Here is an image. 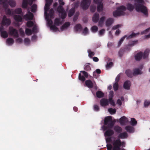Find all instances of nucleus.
Segmentation results:
<instances>
[{
  "instance_id": "2f4dec72",
  "label": "nucleus",
  "mask_w": 150,
  "mask_h": 150,
  "mask_svg": "<svg viewBox=\"0 0 150 150\" xmlns=\"http://www.w3.org/2000/svg\"><path fill=\"white\" fill-rule=\"evenodd\" d=\"M127 9L129 11H132L134 8V6L132 4L128 3L127 5Z\"/></svg>"
},
{
  "instance_id": "e433bc0d",
  "label": "nucleus",
  "mask_w": 150,
  "mask_h": 150,
  "mask_svg": "<svg viewBox=\"0 0 150 150\" xmlns=\"http://www.w3.org/2000/svg\"><path fill=\"white\" fill-rule=\"evenodd\" d=\"M57 11L60 13L64 11L62 6L59 5L57 8Z\"/></svg>"
},
{
  "instance_id": "6e6d98bb",
  "label": "nucleus",
  "mask_w": 150,
  "mask_h": 150,
  "mask_svg": "<svg viewBox=\"0 0 150 150\" xmlns=\"http://www.w3.org/2000/svg\"><path fill=\"white\" fill-rule=\"evenodd\" d=\"M138 41L137 40H135L132 41L131 43H129L128 45L130 46H132L134 45L135 44H137V42Z\"/></svg>"
},
{
  "instance_id": "39448f33",
  "label": "nucleus",
  "mask_w": 150,
  "mask_h": 150,
  "mask_svg": "<svg viewBox=\"0 0 150 150\" xmlns=\"http://www.w3.org/2000/svg\"><path fill=\"white\" fill-rule=\"evenodd\" d=\"M113 147L112 150H117L120 149L121 141L119 139L113 140L112 142Z\"/></svg>"
},
{
  "instance_id": "9d476101",
  "label": "nucleus",
  "mask_w": 150,
  "mask_h": 150,
  "mask_svg": "<svg viewBox=\"0 0 150 150\" xmlns=\"http://www.w3.org/2000/svg\"><path fill=\"white\" fill-rule=\"evenodd\" d=\"M13 17L15 21L17 22V25L19 26L20 24L18 23L22 21V17L20 15H15L13 16Z\"/></svg>"
},
{
  "instance_id": "8fccbe9b",
  "label": "nucleus",
  "mask_w": 150,
  "mask_h": 150,
  "mask_svg": "<svg viewBox=\"0 0 150 150\" xmlns=\"http://www.w3.org/2000/svg\"><path fill=\"white\" fill-rule=\"evenodd\" d=\"M131 124L132 126L136 125L137 124V121L134 118H131Z\"/></svg>"
},
{
  "instance_id": "5fc2aeb1",
  "label": "nucleus",
  "mask_w": 150,
  "mask_h": 150,
  "mask_svg": "<svg viewBox=\"0 0 150 150\" xmlns=\"http://www.w3.org/2000/svg\"><path fill=\"white\" fill-rule=\"evenodd\" d=\"M88 56L91 58L92 57V56H93L95 54L94 52L91 51L90 50H88Z\"/></svg>"
},
{
  "instance_id": "412c9836",
  "label": "nucleus",
  "mask_w": 150,
  "mask_h": 150,
  "mask_svg": "<svg viewBox=\"0 0 150 150\" xmlns=\"http://www.w3.org/2000/svg\"><path fill=\"white\" fill-rule=\"evenodd\" d=\"M0 2H1V4L3 6V8L6 9L8 7V0H4Z\"/></svg>"
},
{
  "instance_id": "6e6552de",
  "label": "nucleus",
  "mask_w": 150,
  "mask_h": 150,
  "mask_svg": "<svg viewBox=\"0 0 150 150\" xmlns=\"http://www.w3.org/2000/svg\"><path fill=\"white\" fill-rule=\"evenodd\" d=\"M103 0H93L94 3L98 4L97 11L98 12L102 11L103 8V4L102 3Z\"/></svg>"
},
{
  "instance_id": "f704fd0d",
  "label": "nucleus",
  "mask_w": 150,
  "mask_h": 150,
  "mask_svg": "<svg viewBox=\"0 0 150 150\" xmlns=\"http://www.w3.org/2000/svg\"><path fill=\"white\" fill-rule=\"evenodd\" d=\"M1 32V36L2 37L6 38L8 37L7 32L6 31H4Z\"/></svg>"
},
{
  "instance_id": "7ed1b4c3",
  "label": "nucleus",
  "mask_w": 150,
  "mask_h": 150,
  "mask_svg": "<svg viewBox=\"0 0 150 150\" xmlns=\"http://www.w3.org/2000/svg\"><path fill=\"white\" fill-rule=\"evenodd\" d=\"M150 50L149 49H147L144 51V53L142 52H140L137 53L135 56V59L136 61H140L143 57V59H146L148 58L149 55Z\"/></svg>"
},
{
  "instance_id": "a19ab883",
  "label": "nucleus",
  "mask_w": 150,
  "mask_h": 150,
  "mask_svg": "<svg viewBox=\"0 0 150 150\" xmlns=\"http://www.w3.org/2000/svg\"><path fill=\"white\" fill-rule=\"evenodd\" d=\"M14 12L16 14H20L22 12V9L21 8H16Z\"/></svg>"
},
{
  "instance_id": "4468645a",
  "label": "nucleus",
  "mask_w": 150,
  "mask_h": 150,
  "mask_svg": "<svg viewBox=\"0 0 150 150\" xmlns=\"http://www.w3.org/2000/svg\"><path fill=\"white\" fill-rule=\"evenodd\" d=\"M131 86V82L129 80L126 81L124 83L123 86L124 89L129 90Z\"/></svg>"
},
{
  "instance_id": "c9c22d12",
  "label": "nucleus",
  "mask_w": 150,
  "mask_h": 150,
  "mask_svg": "<svg viewBox=\"0 0 150 150\" xmlns=\"http://www.w3.org/2000/svg\"><path fill=\"white\" fill-rule=\"evenodd\" d=\"M75 30L77 32L79 30H81L82 29V27L80 24H76L74 27Z\"/></svg>"
},
{
  "instance_id": "338daca9",
  "label": "nucleus",
  "mask_w": 150,
  "mask_h": 150,
  "mask_svg": "<svg viewBox=\"0 0 150 150\" xmlns=\"http://www.w3.org/2000/svg\"><path fill=\"white\" fill-rule=\"evenodd\" d=\"M88 30L87 27H85L83 32V33L84 35H86L88 33Z\"/></svg>"
},
{
  "instance_id": "5701e85b",
  "label": "nucleus",
  "mask_w": 150,
  "mask_h": 150,
  "mask_svg": "<svg viewBox=\"0 0 150 150\" xmlns=\"http://www.w3.org/2000/svg\"><path fill=\"white\" fill-rule=\"evenodd\" d=\"M28 4V0H23L22 7L23 8H27Z\"/></svg>"
},
{
  "instance_id": "1a4fd4ad",
  "label": "nucleus",
  "mask_w": 150,
  "mask_h": 150,
  "mask_svg": "<svg viewBox=\"0 0 150 150\" xmlns=\"http://www.w3.org/2000/svg\"><path fill=\"white\" fill-rule=\"evenodd\" d=\"M23 17L26 21L31 20L33 19L34 15L33 13L29 11L28 12V13L24 16Z\"/></svg>"
},
{
  "instance_id": "a211bd4d",
  "label": "nucleus",
  "mask_w": 150,
  "mask_h": 150,
  "mask_svg": "<svg viewBox=\"0 0 150 150\" xmlns=\"http://www.w3.org/2000/svg\"><path fill=\"white\" fill-rule=\"evenodd\" d=\"M128 137V135L127 132H125L120 133L118 136V138L120 139H124Z\"/></svg>"
},
{
  "instance_id": "f3484780",
  "label": "nucleus",
  "mask_w": 150,
  "mask_h": 150,
  "mask_svg": "<svg viewBox=\"0 0 150 150\" xmlns=\"http://www.w3.org/2000/svg\"><path fill=\"white\" fill-rule=\"evenodd\" d=\"M114 134L113 131L111 129L107 130L105 132L104 135L105 136L110 137Z\"/></svg>"
},
{
  "instance_id": "4c0bfd02",
  "label": "nucleus",
  "mask_w": 150,
  "mask_h": 150,
  "mask_svg": "<svg viewBox=\"0 0 150 150\" xmlns=\"http://www.w3.org/2000/svg\"><path fill=\"white\" fill-rule=\"evenodd\" d=\"M49 16H50V18H52L54 17V11L53 8L50 9L49 11Z\"/></svg>"
},
{
  "instance_id": "4d7b16f0",
  "label": "nucleus",
  "mask_w": 150,
  "mask_h": 150,
  "mask_svg": "<svg viewBox=\"0 0 150 150\" xmlns=\"http://www.w3.org/2000/svg\"><path fill=\"white\" fill-rule=\"evenodd\" d=\"M105 32V30L104 29L100 30L99 32V34L100 36H102L103 35Z\"/></svg>"
},
{
  "instance_id": "ea45409f",
  "label": "nucleus",
  "mask_w": 150,
  "mask_h": 150,
  "mask_svg": "<svg viewBox=\"0 0 150 150\" xmlns=\"http://www.w3.org/2000/svg\"><path fill=\"white\" fill-rule=\"evenodd\" d=\"M34 25L33 22L31 21H28L26 23L27 26L29 28H30L33 26Z\"/></svg>"
},
{
  "instance_id": "864d4df0",
  "label": "nucleus",
  "mask_w": 150,
  "mask_h": 150,
  "mask_svg": "<svg viewBox=\"0 0 150 150\" xmlns=\"http://www.w3.org/2000/svg\"><path fill=\"white\" fill-rule=\"evenodd\" d=\"M108 150H112L113 147L112 144L110 143H108L106 145Z\"/></svg>"
},
{
  "instance_id": "7c9ffc66",
  "label": "nucleus",
  "mask_w": 150,
  "mask_h": 150,
  "mask_svg": "<svg viewBox=\"0 0 150 150\" xmlns=\"http://www.w3.org/2000/svg\"><path fill=\"white\" fill-rule=\"evenodd\" d=\"M139 34V33H133L132 34L129 35H127V37L126 38H127V39H129L132 38L133 37H136V36L137 35H138Z\"/></svg>"
},
{
  "instance_id": "052dcab7",
  "label": "nucleus",
  "mask_w": 150,
  "mask_h": 150,
  "mask_svg": "<svg viewBox=\"0 0 150 150\" xmlns=\"http://www.w3.org/2000/svg\"><path fill=\"white\" fill-rule=\"evenodd\" d=\"M79 4V1H77L75 2L74 4V7L73 8H75V9L76 8H77Z\"/></svg>"
},
{
  "instance_id": "49530a36",
  "label": "nucleus",
  "mask_w": 150,
  "mask_h": 150,
  "mask_svg": "<svg viewBox=\"0 0 150 150\" xmlns=\"http://www.w3.org/2000/svg\"><path fill=\"white\" fill-rule=\"evenodd\" d=\"M108 111L112 115L115 113L116 110L115 109H113L112 108H110L108 109Z\"/></svg>"
},
{
  "instance_id": "c03bdc74",
  "label": "nucleus",
  "mask_w": 150,
  "mask_h": 150,
  "mask_svg": "<svg viewBox=\"0 0 150 150\" xmlns=\"http://www.w3.org/2000/svg\"><path fill=\"white\" fill-rule=\"evenodd\" d=\"M54 23L56 25L58 26L61 24V22L60 21L59 19L57 18L54 20Z\"/></svg>"
},
{
  "instance_id": "58836bf2",
  "label": "nucleus",
  "mask_w": 150,
  "mask_h": 150,
  "mask_svg": "<svg viewBox=\"0 0 150 150\" xmlns=\"http://www.w3.org/2000/svg\"><path fill=\"white\" fill-rule=\"evenodd\" d=\"M37 8V5L36 4H34L31 7V11L32 12L34 13L36 11Z\"/></svg>"
},
{
  "instance_id": "473e14b6",
  "label": "nucleus",
  "mask_w": 150,
  "mask_h": 150,
  "mask_svg": "<svg viewBox=\"0 0 150 150\" xmlns=\"http://www.w3.org/2000/svg\"><path fill=\"white\" fill-rule=\"evenodd\" d=\"M8 4L12 7H15L16 5V3L14 0H9L8 1Z\"/></svg>"
},
{
  "instance_id": "bf43d9fd",
  "label": "nucleus",
  "mask_w": 150,
  "mask_h": 150,
  "mask_svg": "<svg viewBox=\"0 0 150 150\" xmlns=\"http://www.w3.org/2000/svg\"><path fill=\"white\" fill-rule=\"evenodd\" d=\"M45 16L46 19L48 21V24L50 25H51L53 23L51 19H49V16L46 18V16Z\"/></svg>"
},
{
  "instance_id": "cd10ccee",
  "label": "nucleus",
  "mask_w": 150,
  "mask_h": 150,
  "mask_svg": "<svg viewBox=\"0 0 150 150\" xmlns=\"http://www.w3.org/2000/svg\"><path fill=\"white\" fill-rule=\"evenodd\" d=\"M70 25V23L69 22H65L64 24L62 25L61 28V29L62 30H63L67 28Z\"/></svg>"
},
{
  "instance_id": "680f3d73",
  "label": "nucleus",
  "mask_w": 150,
  "mask_h": 150,
  "mask_svg": "<svg viewBox=\"0 0 150 150\" xmlns=\"http://www.w3.org/2000/svg\"><path fill=\"white\" fill-rule=\"evenodd\" d=\"M113 97V92L112 91H110L109 95V99H112Z\"/></svg>"
},
{
  "instance_id": "ddd939ff",
  "label": "nucleus",
  "mask_w": 150,
  "mask_h": 150,
  "mask_svg": "<svg viewBox=\"0 0 150 150\" xmlns=\"http://www.w3.org/2000/svg\"><path fill=\"white\" fill-rule=\"evenodd\" d=\"M109 100L105 98H102L100 100V105L102 106H105L108 105Z\"/></svg>"
},
{
  "instance_id": "79ce46f5",
  "label": "nucleus",
  "mask_w": 150,
  "mask_h": 150,
  "mask_svg": "<svg viewBox=\"0 0 150 150\" xmlns=\"http://www.w3.org/2000/svg\"><path fill=\"white\" fill-rule=\"evenodd\" d=\"M79 15V12L77 11L75 13L73 19V21L74 22H76L78 18V17Z\"/></svg>"
},
{
  "instance_id": "0e129e2a",
  "label": "nucleus",
  "mask_w": 150,
  "mask_h": 150,
  "mask_svg": "<svg viewBox=\"0 0 150 150\" xmlns=\"http://www.w3.org/2000/svg\"><path fill=\"white\" fill-rule=\"evenodd\" d=\"M19 31L20 33L21 36L22 37L24 36L25 35L24 32L22 28H20L19 29Z\"/></svg>"
},
{
  "instance_id": "dca6fc26",
  "label": "nucleus",
  "mask_w": 150,
  "mask_h": 150,
  "mask_svg": "<svg viewBox=\"0 0 150 150\" xmlns=\"http://www.w3.org/2000/svg\"><path fill=\"white\" fill-rule=\"evenodd\" d=\"M99 18V15L98 13H95L93 15L92 18L93 21L94 23L97 22Z\"/></svg>"
},
{
  "instance_id": "603ef678",
  "label": "nucleus",
  "mask_w": 150,
  "mask_h": 150,
  "mask_svg": "<svg viewBox=\"0 0 150 150\" xmlns=\"http://www.w3.org/2000/svg\"><path fill=\"white\" fill-rule=\"evenodd\" d=\"M61 13V18L63 19H64L67 16V14L65 11L60 13Z\"/></svg>"
},
{
  "instance_id": "b1692460",
  "label": "nucleus",
  "mask_w": 150,
  "mask_h": 150,
  "mask_svg": "<svg viewBox=\"0 0 150 150\" xmlns=\"http://www.w3.org/2000/svg\"><path fill=\"white\" fill-rule=\"evenodd\" d=\"M114 129L118 133H120L122 131V129L121 127L117 125L114 126Z\"/></svg>"
},
{
  "instance_id": "f257e3e1",
  "label": "nucleus",
  "mask_w": 150,
  "mask_h": 150,
  "mask_svg": "<svg viewBox=\"0 0 150 150\" xmlns=\"http://www.w3.org/2000/svg\"><path fill=\"white\" fill-rule=\"evenodd\" d=\"M135 2L137 3L135 4V9L137 12H141L145 15L147 16L148 14L147 8L143 5L144 1V0H134Z\"/></svg>"
},
{
  "instance_id": "aec40b11",
  "label": "nucleus",
  "mask_w": 150,
  "mask_h": 150,
  "mask_svg": "<svg viewBox=\"0 0 150 150\" xmlns=\"http://www.w3.org/2000/svg\"><path fill=\"white\" fill-rule=\"evenodd\" d=\"M114 20L112 18H109L107 19L105 22L106 26L107 27H109L113 23Z\"/></svg>"
},
{
  "instance_id": "393cba45",
  "label": "nucleus",
  "mask_w": 150,
  "mask_h": 150,
  "mask_svg": "<svg viewBox=\"0 0 150 150\" xmlns=\"http://www.w3.org/2000/svg\"><path fill=\"white\" fill-rule=\"evenodd\" d=\"M75 12V8H72L69 11L68 13V16L69 17L72 16Z\"/></svg>"
},
{
  "instance_id": "e2e57ef3",
  "label": "nucleus",
  "mask_w": 150,
  "mask_h": 150,
  "mask_svg": "<svg viewBox=\"0 0 150 150\" xmlns=\"http://www.w3.org/2000/svg\"><path fill=\"white\" fill-rule=\"evenodd\" d=\"M150 30V27L147 28L146 30L141 32V34L142 35L146 34Z\"/></svg>"
},
{
  "instance_id": "09e8293b",
  "label": "nucleus",
  "mask_w": 150,
  "mask_h": 150,
  "mask_svg": "<svg viewBox=\"0 0 150 150\" xmlns=\"http://www.w3.org/2000/svg\"><path fill=\"white\" fill-rule=\"evenodd\" d=\"M118 83L115 82L113 85V88L115 91H117L118 89Z\"/></svg>"
},
{
  "instance_id": "2eb2a0df",
  "label": "nucleus",
  "mask_w": 150,
  "mask_h": 150,
  "mask_svg": "<svg viewBox=\"0 0 150 150\" xmlns=\"http://www.w3.org/2000/svg\"><path fill=\"white\" fill-rule=\"evenodd\" d=\"M128 121L127 119L125 116L122 117L120 119V122L121 125H124Z\"/></svg>"
},
{
  "instance_id": "423d86ee",
  "label": "nucleus",
  "mask_w": 150,
  "mask_h": 150,
  "mask_svg": "<svg viewBox=\"0 0 150 150\" xmlns=\"http://www.w3.org/2000/svg\"><path fill=\"white\" fill-rule=\"evenodd\" d=\"M9 34L15 38H17L19 37L18 30L13 27H10L9 30Z\"/></svg>"
},
{
  "instance_id": "774afa93",
  "label": "nucleus",
  "mask_w": 150,
  "mask_h": 150,
  "mask_svg": "<svg viewBox=\"0 0 150 150\" xmlns=\"http://www.w3.org/2000/svg\"><path fill=\"white\" fill-rule=\"evenodd\" d=\"M90 11L92 12H94L96 10V7L94 6H91L90 8Z\"/></svg>"
},
{
  "instance_id": "a878e982",
  "label": "nucleus",
  "mask_w": 150,
  "mask_h": 150,
  "mask_svg": "<svg viewBox=\"0 0 150 150\" xmlns=\"http://www.w3.org/2000/svg\"><path fill=\"white\" fill-rule=\"evenodd\" d=\"M125 129L129 133L133 132L134 131V128L133 127L129 126H126L125 127Z\"/></svg>"
},
{
  "instance_id": "c85d7f7f",
  "label": "nucleus",
  "mask_w": 150,
  "mask_h": 150,
  "mask_svg": "<svg viewBox=\"0 0 150 150\" xmlns=\"http://www.w3.org/2000/svg\"><path fill=\"white\" fill-rule=\"evenodd\" d=\"M105 19V16H102L100 18L99 21L98 22L99 26L101 27L102 26Z\"/></svg>"
},
{
  "instance_id": "72a5a7b5",
  "label": "nucleus",
  "mask_w": 150,
  "mask_h": 150,
  "mask_svg": "<svg viewBox=\"0 0 150 150\" xmlns=\"http://www.w3.org/2000/svg\"><path fill=\"white\" fill-rule=\"evenodd\" d=\"M6 42L9 45H12L14 42V40L11 38H8L6 40Z\"/></svg>"
},
{
  "instance_id": "c756f323",
  "label": "nucleus",
  "mask_w": 150,
  "mask_h": 150,
  "mask_svg": "<svg viewBox=\"0 0 150 150\" xmlns=\"http://www.w3.org/2000/svg\"><path fill=\"white\" fill-rule=\"evenodd\" d=\"M97 97L98 98H101L104 96V94L102 91H98L96 93Z\"/></svg>"
},
{
  "instance_id": "6ab92c4d",
  "label": "nucleus",
  "mask_w": 150,
  "mask_h": 150,
  "mask_svg": "<svg viewBox=\"0 0 150 150\" xmlns=\"http://www.w3.org/2000/svg\"><path fill=\"white\" fill-rule=\"evenodd\" d=\"M85 84L86 86L89 88H93V83L90 80H86L85 81Z\"/></svg>"
},
{
  "instance_id": "bb28decb",
  "label": "nucleus",
  "mask_w": 150,
  "mask_h": 150,
  "mask_svg": "<svg viewBox=\"0 0 150 150\" xmlns=\"http://www.w3.org/2000/svg\"><path fill=\"white\" fill-rule=\"evenodd\" d=\"M133 71V76H135L136 75L140 74H142V72L139 69H134Z\"/></svg>"
},
{
  "instance_id": "3c124183",
  "label": "nucleus",
  "mask_w": 150,
  "mask_h": 150,
  "mask_svg": "<svg viewBox=\"0 0 150 150\" xmlns=\"http://www.w3.org/2000/svg\"><path fill=\"white\" fill-rule=\"evenodd\" d=\"M98 30V27L95 25L93 26L91 28L92 31L94 33L96 32Z\"/></svg>"
},
{
  "instance_id": "20e7f679",
  "label": "nucleus",
  "mask_w": 150,
  "mask_h": 150,
  "mask_svg": "<svg viewBox=\"0 0 150 150\" xmlns=\"http://www.w3.org/2000/svg\"><path fill=\"white\" fill-rule=\"evenodd\" d=\"M126 7L124 6H121L117 8L118 10L115 11L113 12V15L115 17L124 15V11L126 10Z\"/></svg>"
},
{
  "instance_id": "4be33fe9",
  "label": "nucleus",
  "mask_w": 150,
  "mask_h": 150,
  "mask_svg": "<svg viewBox=\"0 0 150 150\" xmlns=\"http://www.w3.org/2000/svg\"><path fill=\"white\" fill-rule=\"evenodd\" d=\"M125 73L127 76L129 78H132L133 75L132 71L129 69L126 70Z\"/></svg>"
},
{
  "instance_id": "69168bd1",
  "label": "nucleus",
  "mask_w": 150,
  "mask_h": 150,
  "mask_svg": "<svg viewBox=\"0 0 150 150\" xmlns=\"http://www.w3.org/2000/svg\"><path fill=\"white\" fill-rule=\"evenodd\" d=\"M84 69L86 71H90L91 70V68L89 65H86L84 67Z\"/></svg>"
},
{
  "instance_id": "13d9d810",
  "label": "nucleus",
  "mask_w": 150,
  "mask_h": 150,
  "mask_svg": "<svg viewBox=\"0 0 150 150\" xmlns=\"http://www.w3.org/2000/svg\"><path fill=\"white\" fill-rule=\"evenodd\" d=\"M94 110L97 111H99L100 108L99 106L97 105H93Z\"/></svg>"
},
{
  "instance_id": "de8ad7c7",
  "label": "nucleus",
  "mask_w": 150,
  "mask_h": 150,
  "mask_svg": "<svg viewBox=\"0 0 150 150\" xmlns=\"http://www.w3.org/2000/svg\"><path fill=\"white\" fill-rule=\"evenodd\" d=\"M126 37H127L126 35H125L124 36H123V37H122L120 39V40L118 42V47H120L121 46L122 43L124 41V40L125 39V38Z\"/></svg>"
},
{
  "instance_id": "37998d69",
  "label": "nucleus",
  "mask_w": 150,
  "mask_h": 150,
  "mask_svg": "<svg viewBox=\"0 0 150 150\" xmlns=\"http://www.w3.org/2000/svg\"><path fill=\"white\" fill-rule=\"evenodd\" d=\"M25 33L27 35H31L32 31L30 29L26 28L25 29Z\"/></svg>"
},
{
  "instance_id": "0eeeda50",
  "label": "nucleus",
  "mask_w": 150,
  "mask_h": 150,
  "mask_svg": "<svg viewBox=\"0 0 150 150\" xmlns=\"http://www.w3.org/2000/svg\"><path fill=\"white\" fill-rule=\"evenodd\" d=\"M90 4L91 1L90 0H83L81 5L83 9L84 10H86L88 8Z\"/></svg>"
},
{
  "instance_id": "f8f14e48",
  "label": "nucleus",
  "mask_w": 150,
  "mask_h": 150,
  "mask_svg": "<svg viewBox=\"0 0 150 150\" xmlns=\"http://www.w3.org/2000/svg\"><path fill=\"white\" fill-rule=\"evenodd\" d=\"M51 4H50V3L46 2L44 8L45 12L44 14L45 16H46V18L48 17L49 14L47 13L48 10L50 8V6Z\"/></svg>"
},
{
  "instance_id": "a18cd8bd",
  "label": "nucleus",
  "mask_w": 150,
  "mask_h": 150,
  "mask_svg": "<svg viewBox=\"0 0 150 150\" xmlns=\"http://www.w3.org/2000/svg\"><path fill=\"white\" fill-rule=\"evenodd\" d=\"M78 78L80 80L83 82L85 81L86 80L85 77L83 75H81L80 73L79 74Z\"/></svg>"
},
{
  "instance_id": "f03ea898",
  "label": "nucleus",
  "mask_w": 150,
  "mask_h": 150,
  "mask_svg": "<svg viewBox=\"0 0 150 150\" xmlns=\"http://www.w3.org/2000/svg\"><path fill=\"white\" fill-rule=\"evenodd\" d=\"M104 125H107L106 126H103V129L105 131L107 129H111L113 126L115 122L112 120V118L110 116L106 117L104 120Z\"/></svg>"
},
{
  "instance_id": "9b49d317",
  "label": "nucleus",
  "mask_w": 150,
  "mask_h": 150,
  "mask_svg": "<svg viewBox=\"0 0 150 150\" xmlns=\"http://www.w3.org/2000/svg\"><path fill=\"white\" fill-rule=\"evenodd\" d=\"M2 23L3 25H8L11 23V20L10 19L7 18L5 16H4L3 17Z\"/></svg>"
}]
</instances>
